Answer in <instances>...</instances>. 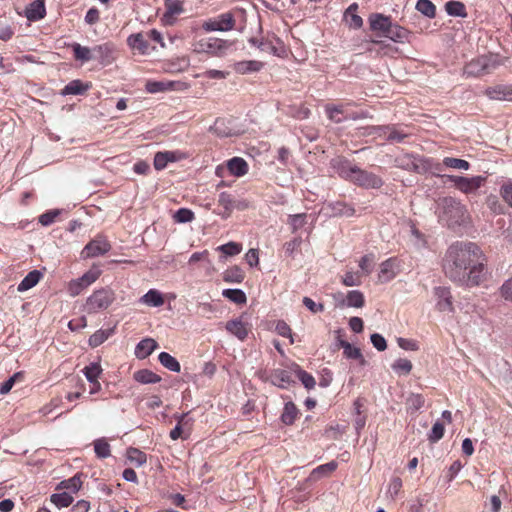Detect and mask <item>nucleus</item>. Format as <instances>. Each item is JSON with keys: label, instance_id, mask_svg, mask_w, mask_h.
Masks as SVG:
<instances>
[{"label": "nucleus", "instance_id": "obj_1", "mask_svg": "<svg viewBox=\"0 0 512 512\" xmlns=\"http://www.w3.org/2000/svg\"><path fill=\"white\" fill-rule=\"evenodd\" d=\"M486 257L480 247L469 241H458L446 251L443 269L452 281L465 286H477L486 276Z\"/></svg>", "mask_w": 512, "mask_h": 512}, {"label": "nucleus", "instance_id": "obj_2", "mask_svg": "<svg viewBox=\"0 0 512 512\" xmlns=\"http://www.w3.org/2000/svg\"><path fill=\"white\" fill-rule=\"evenodd\" d=\"M436 213L439 221L451 228L463 225L469 219L467 208L460 200L451 196L436 201Z\"/></svg>", "mask_w": 512, "mask_h": 512}, {"label": "nucleus", "instance_id": "obj_3", "mask_svg": "<svg viewBox=\"0 0 512 512\" xmlns=\"http://www.w3.org/2000/svg\"><path fill=\"white\" fill-rule=\"evenodd\" d=\"M503 64L504 60L499 55H482L472 59L465 65L464 74L468 77H479L490 73Z\"/></svg>", "mask_w": 512, "mask_h": 512}, {"label": "nucleus", "instance_id": "obj_4", "mask_svg": "<svg viewBox=\"0 0 512 512\" xmlns=\"http://www.w3.org/2000/svg\"><path fill=\"white\" fill-rule=\"evenodd\" d=\"M115 299V293L111 288H100L86 299L84 309L89 314L98 313L110 307Z\"/></svg>", "mask_w": 512, "mask_h": 512}, {"label": "nucleus", "instance_id": "obj_5", "mask_svg": "<svg viewBox=\"0 0 512 512\" xmlns=\"http://www.w3.org/2000/svg\"><path fill=\"white\" fill-rule=\"evenodd\" d=\"M232 43L216 37L202 38L193 44V50L196 53H205L211 56L221 57Z\"/></svg>", "mask_w": 512, "mask_h": 512}, {"label": "nucleus", "instance_id": "obj_6", "mask_svg": "<svg viewBox=\"0 0 512 512\" xmlns=\"http://www.w3.org/2000/svg\"><path fill=\"white\" fill-rule=\"evenodd\" d=\"M448 177L449 180L454 183L455 187L465 194L476 192L486 182V177L480 175L473 177L451 175Z\"/></svg>", "mask_w": 512, "mask_h": 512}, {"label": "nucleus", "instance_id": "obj_7", "mask_svg": "<svg viewBox=\"0 0 512 512\" xmlns=\"http://www.w3.org/2000/svg\"><path fill=\"white\" fill-rule=\"evenodd\" d=\"M235 19L232 13H222L216 18L208 19L203 22L202 28L206 32L220 31L227 32L234 29Z\"/></svg>", "mask_w": 512, "mask_h": 512}, {"label": "nucleus", "instance_id": "obj_8", "mask_svg": "<svg viewBox=\"0 0 512 512\" xmlns=\"http://www.w3.org/2000/svg\"><path fill=\"white\" fill-rule=\"evenodd\" d=\"M99 276V270H89L81 277L71 280L67 287L69 295L72 297L79 295L85 288L94 283Z\"/></svg>", "mask_w": 512, "mask_h": 512}, {"label": "nucleus", "instance_id": "obj_9", "mask_svg": "<svg viewBox=\"0 0 512 512\" xmlns=\"http://www.w3.org/2000/svg\"><path fill=\"white\" fill-rule=\"evenodd\" d=\"M351 182L365 189H378L383 185L380 176L359 167H357Z\"/></svg>", "mask_w": 512, "mask_h": 512}, {"label": "nucleus", "instance_id": "obj_10", "mask_svg": "<svg viewBox=\"0 0 512 512\" xmlns=\"http://www.w3.org/2000/svg\"><path fill=\"white\" fill-rule=\"evenodd\" d=\"M111 249L108 240L103 236H97L95 239L89 241L84 247L82 254L85 257L92 258L106 254Z\"/></svg>", "mask_w": 512, "mask_h": 512}, {"label": "nucleus", "instance_id": "obj_11", "mask_svg": "<svg viewBox=\"0 0 512 512\" xmlns=\"http://www.w3.org/2000/svg\"><path fill=\"white\" fill-rule=\"evenodd\" d=\"M331 167L341 178L351 182L358 166L343 157H337L331 160Z\"/></svg>", "mask_w": 512, "mask_h": 512}, {"label": "nucleus", "instance_id": "obj_12", "mask_svg": "<svg viewBox=\"0 0 512 512\" xmlns=\"http://www.w3.org/2000/svg\"><path fill=\"white\" fill-rule=\"evenodd\" d=\"M484 93L491 100L512 101V85L498 84L488 87Z\"/></svg>", "mask_w": 512, "mask_h": 512}, {"label": "nucleus", "instance_id": "obj_13", "mask_svg": "<svg viewBox=\"0 0 512 512\" xmlns=\"http://www.w3.org/2000/svg\"><path fill=\"white\" fill-rule=\"evenodd\" d=\"M184 158V154L179 151L157 152L154 157V167L156 170H163L170 162H177Z\"/></svg>", "mask_w": 512, "mask_h": 512}, {"label": "nucleus", "instance_id": "obj_14", "mask_svg": "<svg viewBox=\"0 0 512 512\" xmlns=\"http://www.w3.org/2000/svg\"><path fill=\"white\" fill-rule=\"evenodd\" d=\"M434 294L437 297V308L439 311L452 312L453 304H452V296L450 289L447 287H436L434 289Z\"/></svg>", "mask_w": 512, "mask_h": 512}, {"label": "nucleus", "instance_id": "obj_15", "mask_svg": "<svg viewBox=\"0 0 512 512\" xmlns=\"http://www.w3.org/2000/svg\"><path fill=\"white\" fill-rule=\"evenodd\" d=\"M93 59L98 60L102 64H110L113 60V46L109 43L96 45L92 48Z\"/></svg>", "mask_w": 512, "mask_h": 512}, {"label": "nucleus", "instance_id": "obj_16", "mask_svg": "<svg viewBox=\"0 0 512 512\" xmlns=\"http://www.w3.org/2000/svg\"><path fill=\"white\" fill-rule=\"evenodd\" d=\"M127 44L132 50H135L142 55L147 54L150 49L148 40L145 38V35L142 33H136V34L130 35L127 38Z\"/></svg>", "mask_w": 512, "mask_h": 512}, {"label": "nucleus", "instance_id": "obj_17", "mask_svg": "<svg viewBox=\"0 0 512 512\" xmlns=\"http://www.w3.org/2000/svg\"><path fill=\"white\" fill-rule=\"evenodd\" d=\"M46 15V9L44 0H35L32 3H30L26 10H25V16L30 21H38L45 17Z\"/></svg>", "mask_w": 512, "mask_h": 512}, {"label": "nucleus", "instance_id": "obj_18", "mask_svg": "<svg viewBox=\"0 0 512 512\" xmlns=\"http://www.w3.org/2000/svg\"><path fill=\"white\" fill-rule=\"evenodd\" d=\"M270 382L281 389L287 388L292 382L291 375L283 369L273 370L270 374Z\"/></svg>", "mask_w": 512, "mask_h": 512}, {"label": "nucleus", "instance_id": "obj_19", "mask_svg": "<svg viewBox=\"0 0 512 512\" xmlns=\"http://www.w3.org/2000/svg\"><path fill=\"white\" fill-rule=\"evenodd\" d=\"M409 34L410 32L406 28L391 22L384 36L394 42L404 43L408 40Z\"/></svg>", "mask_w": 512, "mask_h": 512}, {"label": "nucleus", "instance_id": "obj_20", "mask_svg": "<svg viewBox=\"0 0 512 512\" xmlns=\"http://www.w3.org/2000/svg\"><path fill=\"white\" fill-rule=\"evenodd\" d=\"M158 347L157 342L152 338H146L141 340L135 349V355L138 359H145L153 353Z\"/></svg>", "mask_w": 512, "mask_h": 512}, {"label": "nucleus", "instance_id": "obj_21", "mask_svg": "<svg viewBox=\"0 0 512 512\" xmlns=\"http://www.w3.org/2000/svg\"><path fill=\"white\" fill-rule=\"evenodd\" d=\"M391 23V19L388 16H384L383 14H372L369 17L370 28L373 31H379L383 34H386L389 25Z\"/></svg>", "mask_w": 512, "mask_h": 512}, {"label": "nucleus", "instance_id": "obj_22", "mask_svg": "<svg viewBox=\"0 0 512 512\" xmlns=\"http://www.w3.org/2000/svg\"><path fill=\"white\" fill-rule=\"evenodd\" d=\"M226 330L243 341L248 335L247 325L241 319H233L226 323Z\"/></svg>", "mask_w": 512, "mask_h": 512}, {"label": "nucleus", "instance_id": "obj_23", "mask_svg": "<svg viewBox=\"0 0 512 512\" xmlns=\"http://www.w3.org/2000/svg\"><path fill=\"white\" fill-rule=\"evenodd\" d=\"M43 277V274L39 270H32L30 271L23 280L18 284L17 291L18 292H25L34 286H36L41 278Z\"/></svg>", "mask_w": 512, "mask_h": 512}, {"label": "nucleus", "instance_id": "obj_24", "mask_svg": "<svg viewBox=\"0 0 512 512\" xmlns=\"http://www.w3.org/2000/svg\"><path fill=\"white\" fill-rule=\"evenodd\" d=\"M395 166L407 171H418L420 166L412 154H403L395 158Z\"/></svg>", "mask_w": 512, "mask_h": 512}, {"label": "nucleus", "instance_id": "obj_25", "mask_svg": "<svg viewBox=\"0 0 512 512\" xmlns=\"http://www.w3.org/2000/svg\"><path fill=\"white\" fill-rule=\"evenodd\" d=\"M227 168L229 172L236 177L244 176L248 172L247 162L240 157H233L230 159L227 162Z\"/></svg>", "mask_w": 512, "mask_h": 512}, {"label": "nucleus", "instance_id": "obj_26", "mask_svg": "<svg viewBox=\"0 0 512 512\" xmlns=\"http://www.w3.org/2000/svg\"><path fill=\"white\" fill-rule=\"evenodd\" d=\"M140 303L149 307H160L164 304V298L160 291L156 289H150L140 298Z\"/></svg>", "mask_w": 512, "mask_h": 512}, {"label": "nucleus", "instance_id": "obj_27", "mask_svg": "<svg viewBox=\"0 0 512 512\" xmlns=\"http://www.w3.org/2000/svg\"><path fill=\"white\" fill-rule=\"evenodd\" d=\"M135 381L141 384H155L161 381V377L149 369H141L133 374Z\"/></svg>", "mask_w": 512, "mask_h": 512}, {"label": "nucleus", "instance_id": "obj_28", "mask_svg": "<svg viewBox=\"0 0 512 512\" xmlns=\"http://www.w3.org/2000/svg\"><path fill=\"white\" fill-rule=\"evenodd\" d=\"M69 47L72 48L74 58L82 63L88 62L93 59V51L91 48L82 46L79 43H71Z\"/></svg>", "mask_w": 512, "mask_h": 512}, {"label": "nucleus", "instance_id": "obj_29", "mask_svg": "<svg viewBox=\"0 0 512 512\" xmlns=\"http://www.w3.org/2000/svg\"><path fill=\"white\" fill-rule=\"evenodd\" d=\"M165 14L164 18L167 23H171V20L183 12V2L181 0H166L165 1Z\"/></svg>", "mask_w": 512, "mask_h": 512}, {"label": "nucleus", "instance_id": "obj_30", "mask_svg": "<svg viewBox=\"0 0 512 512\" xmlns=\"http://www.w3.org/2000/svg\"><path fill=\"white\" fill-rule=\"evenodd\" d=\"M263 64L256 60L240 61L234 64L235 72L239 74H247L257 72L262 68Z\"/></svg>", "mask_w": 512, "mask_h": 512}, {"label": "nucleus", "instance_id": "obj_31", "mask_svg": "<svg viewBox=\"0 0 512 512\" xmlns=\"http://www.w3.org/2000/svg\"><path fill=\"white\" fill-rule=\"evenodd\" d=\"M81 476V473H77L73 477L61 481L58 484L57 489L68 490L67 492H69L70 494L77 493L82 487Z\"/></svg>", "mask_w": 512, "mask_h": 512}, {"label": "nucleus", "instance_id": "obj_32", "mask_svg": "<svg viewBox=\"0 0 512 512\" xmlns=\"http://www.w3.org/2000/svg\"><path fill=\"white\" fill-rule=\"evenodd\" d=\"M339 345L343 348V354L348 359H357L361 365H365L366 361L359 348L354 347L345 340H340Z\"/></svg>", "mask_w": 512, "mask_h": 512}, {"label": "nucleus", "instance_id": "obj_33", "mask_svg": "<svg viewBox=\"0 0 512 512\" xmlns=\"http://www.w3.org/2000/svg\"><path fill=\"white\" fill-rule=\"evenodd\" d=\"M89 84L81 80L70 81L62 90L63 95H82L89 89Z\"/></svg>", "mask_w": 512, "mask_h": 512}, {"label": "nucleus", "instance_id": "obj_34", "mask_svg": "<svg viewBox=\"0 0 512 512\" xmlns=\"http://www.w3.org/2000/svg\"><path fill=\"white\" fill-rule=\"evenodd\" d=\"M377 129L381 132L380 135H386V139L390 142L401 143L408 136L406 133L390 126H381Z\"/></svg>", "mask_w": 512, "mask_h": 512}, {"label": "nucleus", "instance_id": "obj_35", "mask_svg": "<svg viewBox=\"0 0 512 512\" xmlns=\"http://www.w3.org/2000/svg\"><path fill=\"white\" fill-rule=\"evenodd\" d=\"M337 468V463L335 461L328 462L326 464L320 465L312 470L310 473L308 480L317 481L321 477L333 472Z\"/></svg>", "mask_w": 512, "mask_h": 512}, {"label": "nucleus", "instance_id": "obj_36", "mask_svg": "<svg viewBox=\"0 0 512 512\" xmlns=\"http://www.w3.org/2000/svg\"><path fill=\"white\" fill-rule=\"evenodd\" d=\"M396 275L394 270V263L391 259L384 261L380 265V271L378 274L379 281L382 283L392 280Z\"/></svg>", "mask_w": 512, "mask_h": 512}, {"label": "nucleus", "instance_id": "obj_37", "mask_svg": "<svg viewBox=\"0 0 512 512\" xmlns=\"http://www.w3.org/2000/svg\"><path fill=\"white\" fill-rule=\"evenodd\" d=\"M445 10L449 16L462 18H465L467 16L466 7L460 1L451 0L446 2Z\"/></svg>", "mask_w": 512, "mask_h": 512}, {"label": "nucleus", "instance_id": "obj_38", "mask_svg": "<svg viewBox=\"0 0 512 512\" xmlns=\"http://www.w3.org/2000/svg\"><path fill=\"white\" fill-rule=\"evenodd\" d=\"M158 360L162 366L172 372H180L181 366L178 360L167 352H161L158 356Z\"/></svg>", "mask_w": 512, "mask_h": 512}, {"label": "nucleus", "instance_id": "obj_39", "mask_svg": "<svg viewBox=\"0 0 512 512\" xmlns=\"http://www.w3.org/2000/svg\"><path fill=\"white\" fill-rule=\"evenodd\" d=\"M329 206L332 210L333 216L351 217L355 214V209L353 207L341 201L331 203Z\"/></svg>", "mask_w": 512, "mask_h": 512}, {"label": "nucleus", "instance_id": "obj_40", "mask_svg": "<svg viewBox=\"0 0 512 512\" xmlns=\"http://www.w3.org/2000/svg\"><path fill=\"white\" fill-rule=\"evenodd\" d=\"M114 329H106V330H97L95 333H93L88 343L92 348L100 346L102 343H104L111 335H113Z\"/></svg>", "mask_w": 512, "mask_h": 512}, {"label": "nucleus", "instance_id": "obj_41", "mask_svg": "<svg viewBox=\"0 0 512 512\" xmlns=\"http://www.w3.org/2000/svg\"><path fill=\"white\" fill-rule=\"evenodd\" d=\"M50 501L59 509L65 508L72 504L73 496L69 492L63 491L60 493L52 494Z\"/></svg>", "mask_w": 512, "mask_h": 512}, {"label": "nucleus", "instance_id": "obj_42", "mask_svg": "<svg viewBox=\"0 0 512 512\" xmlns=\"http://www.w3.org/2000/svg\"><path fill=\"white\" fill-rule=\"evenodd\" d=\"M325 112L329 120L334 123H341L347 119V117H342L344 114V106L343 105H327L325 107Z\"/></svg>", "mask_w": 512, "mask_h": 512}, {"label": "nucleus", "instance_id": "obj_43", "mask_svg": "<svg viewBox=\"0 0 512 512\" xmlns=\"http://www.w3.org/2000/svg\"><path fill=\"white\" fill-rule=\"evenodd\" d=\"M364 294L359 290H351L346 295V307L361 308L364 306Z\"/></svg>", "mask_w": 512, "mask_h": 512}, {"label": "nucleus", "instance_id": "obj_44", "mask_svg": "<svg viewBox=\"0 0 512 512\" xmlns=\"http://www.w3.org/2000/svg\"><path fill=\"white\" fill-rule=\"evenodd\" d=\"M244 279V273L238 266H233L223 273V280L227 283H241Z\"/></svg>", "mask_w": 512, "mask_h": 512}, {"label": "nucleus", "instance_id": "obj_45", "mask_svg": "<svg viewBox=\"0 0 512 512\" xmlns=\"http://www.w3.org/2000/svg\"><path fill=\"white\" fill-rule=\"evenodd\" d=\"M298 415V409L293 402H287L281 415V421L286 425H292Z\"/></svg>", "mask_w": 512, "mask_h": 512}, {"label": "nucleus", "instance_id": "obj_46", "mask_svg": "<svg viewBox=\"0 0 512 512\" xmlns=\"http://www.w3.org/2000/svg\"><path fill=\"white\" fill-rule=\"evenodd\" d=\"M222 295L236 304H244L247 301L246 294L241 289H224Z\"/></svg>", "mask_w": 512, "mask_h": 512}, {"label": "nucleus", "instance_id": "obj_47", "mask_svg": "<svg viewBox=\"0 0 512 512\" xmlns=\"http://www.w3.org/2000/svg\"><path fill=\"white\" fill-rule=\"evenodd\" d=\"M173 86L172 82L165 81H147L145 84V90L148 93L155 94L170 90Z\"/></svg>", "mask_w": 512, "mask_h": 512}, {"label": "nucleus", "instance_id": "obj_48", "mask_svg": "<svg viewBox=\"0 0 512 512\" xmlns=\"http://www.w3.org/2000/svg\"><path fill=\"white\" fill-rule=\"evenodd\" d=\"M416 9L424 16L432 19L436 16V7L430 0H418Z\"/></svg>", "mask_w": 512, "mask_h": 512}, {"label": "nucleus", "instance_id": "obj_49", "mask_svg": "<svg viewBox=\"0 0 512 512\" xmlns=\"http://www.w3.org/2000/svg\"><path fill=\"white\" fill-rule=\"evenodd\" d=\"M83 373L89 382H96L102 373L101 365L97 362H92L84 367Z\"/></svg>", "mask_w": 512, "mask_h": 512}, {"label": "nucleus", "instance_id": "obj_50", "mask_svg": "<svg viewBox=\"0 0 512 512\" xmlns=\"http://www.w3.org/2000/svg\"><path fill=\"white\" fill-rule=\"evenodd\" d=\"M218 203L225 209V214L223 215V217L226 218L230 216L232 210L235 207V203L232 196L227 192H221L219 194Z\"/></svg>", "mask_w": 512, "mask_h": 512}, {"label": "nucleus", "instance_id": "obj_51", "mask_svg": "<svg viewBox=\"0 0 512 512\" xmlns=\"http://www.w3.org/2000/svg\"><path fill=\"white\" fill-rule=\"evenodd\" d=\"M94 451L99 458H107L110 456V445L104 438L94 441Z\"/></svg>", "mask_w": 512, "mask_h": 512}, {"label": "nucleus", "instance_id": "obj_52", "mask_svg": "<svg viewBox=\"0 0 512 512\" xmlns=\"http://www.w3.org/2000/svg\"><path fill=\"white\" fill-rule=\"evenodd\" d=\"M443 164L448 168L457 170H468L470 168V164L468 161L453 157H445L443 159Z\"/></svg>", "mask_w": 512, "mask_h": 512}, {"label": "nucleus", "instance_id": "obj_53", "mask_svg": "<svg viewBox=\"0 0 512 512\" xmlns=\"http://www.w3.org/2000/svg\"><path fill=\"white\" fill-rule=\"evenodd\" d=\"M425 400L421 394H411L406 400L407 409L416 412L424 406Z\"/></svg>", "mask_w": 512, "mask_h": 512}, {"label": "nucleus", "instance_id": "obj_54", "mask_svg": "<svg viewBox=\"0 0 512 512\" xmlns=\"http://www.w3.org/2000/svg\"><path fill=\"white\" fill-rule=\"evenodd\" d=\"M307 222V215L305 213L290 215L288 218V224L292 228V232H296Z\"/></svg>", "mask_w": 512, "mask_h": 512}, {"label": "nucleus", "instance_id": "obj_55", "mask_svg": "<svg viewBox=\"0 0 512 512\" xmlns=\"http://www.w3.org/2000/svg\"><path fill=\"white\" fill-rule=\"evenodd\" d=\"M295 367L297 376L304 385V387L309 390L313 389L316 384L314 377L311 374L307 373L306 371L302 370L298 365H295Z\"/></svg>", "mask_w": 512, "mask_h": 512}, {"label": "nucleus", "instance_id": "obj_56", "mask_svg": "<svg viewBox=\"0 0 512 512\" xmlns=\"http://www.w3.org/2000/svg\"><path fill=\"white\" fill-rule=\"evenodd\" d=\"M392 369L399 374H409L412 370V363L408 359L399 358L392 364Z\"/></svg>", "mask_w": 512, "mask_h": 512}, {"label": "nucleus", "instance_id": "obj_57", "mask_svg": "<svg viewBox=\"0 0 512 512\" xmlns=\"http://www.w3.org/2000/svg\"><path fill=\"white\" fill-rule=\"evenodd\" d=\"M173 219L177 223H188L194 219V213L188 208H180L174 213Z\"/></svg>", "mask_w": 512, "mask_h": 512}, {"label": "nucleus", "instance_id": "obj_58", "mask_svg": "<svg viewBox=\"0 0 512 512\" xmlns=\"http://www.w3.org/2000/svg\"><path fill=\"white\" fill-rule=\"evenodd\" d=\"M402 488V480L399 477H393L388 485L387 496L395 500Z\"/></svg>", "mask_w": 512, "mask_h": 512}, {"label": "nucleus", "instance_id": "obj_59", "mask_svg": "<svg viewBox=\"0 0 512 512\" xmlns=\"http://www.w3.org/2000/svg\"><path fill=\"white\" fill-rule=\"evenodd\" d=\"M190 430L191 427L188 426H182V424H177L171 431H170V438L172 440H178L179 438L187 439L190 436Z\"/></svg>", "mask_w": 512, "mask_h": 512}, {"label": "nucleus", "instance_id": "obj_60", "mask_svg": "<svg viewBox=\"0 0 512 512\" xmlns=\"http://www.w3.org/2000/svg\"><path fill=\"white\" fill-rule=\"evenodd\" d=\"M444 431V425L439 421L435 422L430 433L428 434L429 441L432 443L439 441L443 437Z\"/></svg>", "mask_w": 512, "mask_h": 512}, {"label": "nucleus", "instance_id": "obj_61", "mask_svg": "<svg viewBox=\"0 0 512 512\" xmlns=\"http://www.w3.org/2000/svg\"><path fill=\"white\" fill-rule=\"evenodd\" d=\"M128 459L135 463L137 466H141L146 463V454L136 448H130L127 452Z\"/></svg>", "mask_w": 512, "mask_h": 512}, {"label": "nucleus", "instance_id": "obj_62", "mask_svg": "<svg viewBox=\"0 0 512 512\" xmlns=\"http://www.w3.org/2000/svg\"><path fill=\"white\" fill-rule=\"evenodd\" d=\"M359 267L364 275H369L374 267L373 255H365L359 261Z\"/></svg>", "mask_w": 512, "mask_h": 512}, {"label": "nucleus", "instance_id": "obj_63", "mask_svg": "<svg viewBox=\"0 0 512 512\" xmlns=\"http://www.w3.org/2000/svg\"><path fill=\"white\" fill-rule=\"evenodd\" d=\"M218 249L227 256H234L241 252L242 246L235 242H229L219 246Z\"/></svg>", "mask_w": 512, "mask_h": 512}, {"label": "nucleus", "instance_id": "obj_64", "mask_svg": "<svg viewBox=\"0 0 512 512\" xmlns=\"http://www.w3.org/2000/svg\"><path fill=\"white\" fill-rule=\"evenodd\" d=\"M500 295L512 302V277L507 279L500 287Z\"/></svg>", "mask_w": 512, "mask_h": 512}]
</instances>
